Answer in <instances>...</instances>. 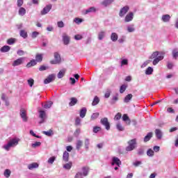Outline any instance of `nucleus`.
I'll list each match as a JSON object with an SVG mask.
<instances>
[{"instance_id": "f257e3e1", "label": "nucleus", "mask_w": 178, "mask_h": 178, "mask_svg": "<svg viewBox=\"0 0 178 178\" xmlns=\"http://www.w3.org/2000/svg\"><path fill=\"white\" fill-rule=\"evenodd\" d=\"M19 141H20V139L17 138H11L6 145L3 146V148L6 151H10V148H15V147L19 145Z\"/></svg>"}, {"instance_id": "f03ea898", "label": "nucleus", "mask_w": 178, "mask_h": 178, "mask_svg": "<svg viewBox=\"0 0 178 178\" xmlns=\"http://www.w3.org/2000/svg\"><path fill=\"white\" fill-rule=\"evenodd\" d=\"M128 146L126 147L125 150L127 152H131V151H134L137 148V139L134 138L130 140L127 142Z\"/></svg>"}, {"instance_id": "7ed1b4c3", "label": "nucleus", "mask_w": 178, "mask_h": 178, "mask_svg": "<svg viewBox=\"0 0 178 178\" xmlns=\"http://www.w3.org/2000/svg\"><path fill=\"white\" fill-rule=\"evenodd\" d=\"M111 166H118V168H120V165H122V161H120V159L116 157V156H113L111 159Z\"/></svg>"}, {"instance_id": "20e7f679", "label": "nucleus", "mask_w": 178, "mask_h": 178, "mask_svg": "<svg viewBox=\"0 0 178 178\" xmlns=\"http://www.w3.org/2000/svg\"><path fill=\"white\" fill-rule=\"evenodd\" d=\"M100 123L105 127L106 130H111V124L108 121V118L101 119Z\"/></svg>"}, {"instance_id": "39448f33", "label": "nucleus", "mask_w": 178, "mask_h": 178, "mask_svg": "<svg viewBox=\"0 0 178 178\" xmlns=\"http://www.w3.org/2000/svg\"><path fill=\"white\" fill-rule=\"evenodd\" d=\"M129 10H130V7H129V6H124L122 7L119 12L120 17H123V16H124V15H126Z\"/></svg>"}, {"instance_id": "423d86ee", "label": "nucleus", "mask_w": 178, "mask_h": 178, "mask_svg": "<svg viewBox=\"0 0 178 178\" xmlns=\"http://www.w3.org/2000/svg\"><path fill=\"white\" fill-rule=\"evenodd\" d=\"M20 117L22 118L23 122H27L29 120V118H27V111L24 108H21L20 109V113H19Z\"/></svg>"}, {"instance_id": "0eeeda50", "label": "nucleus", "mask_w": 178, "mask_h": 178, "mask_svg": "<svg viewBox=\"0 0 178 178\" xmlns=\"http://www.w3.org/2000/svg\"><path fill=\"white\" fill-rule=\"evenodd\" d=\"M26 60V58L21 57L19 58H17V60H14L13 63V66H20V65H23V63Z\"/></svg>"}, {"instance_id": "6e6552de", "label": "nucleus", "mask_w": 178, "mask_h": 178, "mask_svg": "<svg viewBox=\"0 0 178 178\" xmlns=\"http://www.w3.org/2000/svg\"><path fill=\"white\" fill-rule=\"evenodd\" d=\"M51 9H52V5L51 4H49V5L46 6L42 9V10L40 12V15L44 16V15H47V13H49V11L51 10Z\"/></svg>"}, {"instance_id": "1a4fd4ad", "label": "nucleus", "mask_w": 178, "mask_h": 178, "mask_svg": "<svg viewBox=\"0 0 178 178\" xmlns=\"http://www.w3.org/2000/svg\"><path fill=\"white\" fill-rule=\"evenodd\" d=\"M133 19H134V13L132 12L129 13L124 18L125 23H129V22H132Z\"/></svg>"}, {"instance_id": "9d476101", "label": "nucleus", "mask_w": 178, "mask_h": 178, "mask_svg": "<svg viewBox=\"0 0 178 178\" xmlns=\"http://www.w3.org/2000/svg\"><path fill=\"white\" fill-rule=\"evenodd\" d=\"M39 118H40L41 120L39 122L40 124L44 123L45 122V119H47V113L44 111H39Z\"/></svg>"}, {"instance_id": "9b49d317", "label": "nucleus", "mask_w": 178, "mask_h": 178, "mask_svg": "<svg viewBox=\"0 0 178 178\" xmlns=\"http://www.w3.org/2000/svg\"><path fill=\"white\" fill-rule=\"evenodd\" d=\"M55 80V74H51L47 76V79H44V84H49V83H52Z\"/></svg>"}, {"instance_id": "f8f14e48", "label": "nucleus", "mask_w": 178, "mask_h": 178, "mask_svg": "<svg viewBox=\"0 0 178 178\" xmlns=\"http://www.w3.org/2000/svg\"><path fill=\"white\" fill-rule=\"evenodd\" d=\"M86 115H87V108L83 107L79 111V116L81 119H84V118H86Z\"/></svg>"}, {"instance_id": "ddd939ff", "label": "nucleus", "mask_w": 178, "mask_h": 178, "mask_svg": "<svg viewBox=\"0 0 178 178\" xmlns=\"http://www.w3.org/2000/svg\"><path fill=\"white\" fill-rule=\"evenodd\" d=\"M155 135L157 140H161L163 136V132L161 129H157L155 130Z\"/></svg>"}, {"instance_id": "4468645a", "label": "nucleus", "mask_w": 178, "mask_h": 178, "mask_svg": "<svg viewBox=\"0 0 178 178\" xmlns=\"http://www.w3.org/2000/svg\"><path fill=\"white\" fill-rule=\"evenodd\" d=\"M122 120L123 122H125L126 124L130 125L131 123V120H130V118H129V115L127 114H124L122 115Z\"/></svg>"}, {"instance_id": "2eb2a0df", "label": "nucleus", "mask_w": 178, "mask_h": 178, "mask_svg": "<svg viewBox=\"0 0 178 178\" xmlns=\"http://www.w3.org/2000/svg\"><path fill=\"white\" fill-rule=\"evenodd\" d=\"M163 59V55H160L156 58H154L153 60L154 66H156V65H158V63H159V62H161V60H162Z\"/></svg>"}, {"instance_id": "dca6fc26", "label": "nucleus", "mask_w": 178, "mask_h": 178, "mask_svg": "<svg viewBox=\"0 0 178 178\" xmlns=\"http://www.w3.org/2000/svg\"><path fill=\"white\" fill-rule=\"evenodd\" d=\"M63 41L65 45H69V43L70 42V38L67 35H63Z\"/></svg>"}, {"instance_id": "f3484780", "label": "nucleus", "mask_w": 178, "mask_h": 178, "mask_svg": "<svg viewBox=\"0 0 178 178\" xmlns=\"http://www.w3.org/2000/svg\"><path fill=\"white\" fill-rule=\"evenodd\" d=\"M38 163H32L29 165H28V169H29V170H33L34 169H37L38 168Z\"/></svg>"}, {"instance_id": "a211bd4d", "label": "nucleus", "mask_w": 178, "mask_h": 178, "mask_svg": "<svg viewBox=\"0 0 178 178\" xmlns=\"http://www.w3.org/2000/svg\"><path fill=\"white\" fill-rule=\"evenodd\" d=\"M127 31L128 33H134L136 31V28L134 27V24H129L127 26Z\"/></svg>"}, {"instance_id": "6ab92c4d", "label": "nucleus", "mask_w": 178, "mask_h": 178, "mask_svg": "<svg viewBox=\"0 0 178 178\" xmlns=\"http://www.w3.org/2000/svg\"><path fill=\"white\" fill-rule=\"evenodd\" d=\"M115 2V0H104V1L102 2V5L103 6H105L106 8L107 6H109V5Z\"/></svg>"}, {"instance_id": "aec40b11", "label": "nucleus", "mask_w": 178, "mask_h": 178, "mask_svg": "<svg viewBox=\"0 0 178 178\" xmlns=\"http://www.w3.org/2000/svg\"><path fill=\"white\" fill-rule=\"evenodd\" d=\"M161 20L164 22V23H169V22H170V15H163L161 17Z\"/></svg>"}, {"instance_id": "412c9836", "label": "nucleus", "mask_w": 178, "mask_h": 178, "mask_svg": "<svg viewBox=\"0 0 178 178\" xmlns=\"http://www.w3.org/2000/svg\"><path fill=\"white\" fill-rule=\"evenodd\" d=\"M97 12L95 7H90L85 10L84 15H88V13H94Z\"/></svg>"}, {"instance_id": "4be33fe9", "label": "nucleus", "mask_w": 178, "mask_h": 178, "mask_svg": "<svg viewBox=\"0 0 178 178\" xmlns=\"http://www.w3.org/2000/svg\"><path fill=\"white\" fill-rule=\"evenodd\" d=\"M153 134L152 132H149L147 136H145L143 141L144 143H148L151 138H152Z\"/></svg>"}, {"instance_id": "5701e85b", "label": "nucleus", "mask_w": 178, "mask_h": 178, "mask_svg": "<svg viewBox=\"0 0 178 178\" xmlns=\"http://www.w3.org/2000/svg\"><path fill=\"white\" fill-rule=\"evenodd\" d=\"M70 101L69 103L70 106H74V105H76V104H77V102H78L77 98H76V97H72L70 99Z\"/></svg>"}, {"instance_id": "b1692460", "label": "nucleus", "mask_w": 178, "mask_h": 178, "mask_svg": "<svg viewBox=\"0 0 178 178\" xmlns=\"http://www.w3.org/2000/svg\"><path fill=\"white\" fill-rule=\"evenodd\" d=\"M88 172H90V168H88V167L82 168V176H88Z\"/></svg>"}, {"instance_id": "393cba45", "label": "nucleus", "mask_w": 178, "mask_h": 178, "mask_svg": "<svg viewBox=\"0 0 178 178\" xmlns=\"http://www.w3.org/2000/svg\"><path fill=\"white\" fill-rule=\"evenodd\" d=\"M18 15L19 16H24V15H26V8H23V7H19V10H18Z\"/></svg>"}, {"instance_id": "a878e982", "label": "nucleus", "mask_w": 178, "mask_h": 178, "mask_svg": "<svg viewBox=\"0 0 178 178\" xmlns=\"http://www.w3.org/2000/svg\"><path fill=\"white\" fill-rule=\"evenodd\" d=\"M35 65H37V60L33 59L26 64V67H33V66H35Z\"/></svg>"}, {"instance_id": "bb28decb", "label": "nucleus", "mask_w": 178, "mask_h": 178, "mask_svg": "<svg viewBox=\"0 0 178 178\" xmlns=\"http://www.w3.org/2000/svg\"><path fill=\"white\" fill-rule=\"evenodd\" d=\"M63 159L64 162H69V152L65 151L63 154Z\"/></svg>"}, {"instance_id": "cd10ccee", "label": "nucleus", "mask_w": 178, "mask_h": 178, "mask_svg": "<svg viewBox=\"0 0 178 178\" xmlns=\"http://www.w3.org/2000/svg\"><path fill=\"white\" fill-rule=\"evenodd\" d=\"M54 60L60 63L62 62V58H60V54L58 52L54 53Z\"/></svg>"}, {"instance_id": "c85d7f7f", "label": "nucleus", "mask_w": 178, "mask_h": 178, "mask_svg": "<svg viewBox=\"0 0 178 178\" xmlns=\"http://www.w3.org/2000/svg\"><path fill=\"white\" fill-rule=\"evenodd\" d=\"M172 55L173 59H177V58H178V49L177 48L172 49Z\"/></svg>"}, {"instance_id": "c756f323", "label": "nucleus", "mask_w": 178, "mask_h": 178, "mask_svg": "<svg viewBox=\"0 0 178 178\" xmlns=\"http://www.w3.org/2000/svg\"><path fill=\"white\" fill-rule=\"evenodd\" d=\"M118 33H112L111 35V41H113V42H116V41H118Z\"/></svg>"}, {"instance_id": "7c9ffc66", "label": "nucleus", "mask_w": 178, "mask_h": 178, "mask_svg": "<svg viewBox=\"0 0 178 178\" xmlns=\"http://www.w3.org/2000/svg\"><path fill=\"white\" fill-rule=\"evenodd\" d=\"M106 33L104 31H100L98 34V40H99V41H102V40H104V38H105V35H106Z\"/></svg>"}, {"instance_id": "2f4dec72", "label": "nucleus", "mask_w": 178, "mask_h": 178, "mask_svg": "<svg viewBox=\"0 0 178 178\" xmlns=\"http://www.w3.org/2000/svg\"><path fill=\"white\" fill-rule=\"evenodd\" d=\"M81 147H83V141L81 140H76V149L79 151Z\"/></svg>"}, {"instance_id": "473e14b6", "label": "nucleus", "mask_w": 178, "mask_h": 178, "mask_svg": "<svg viewBox=\"0 0 178 178\" xmlns=\"http://www.w3.org/2000/svg\"><path fill=\"white\" fill-rule=\"evenodd\" d=\"M99 104V97H98L97 96H95L92 102V106H95L96 105H98Z\"/></svg>"}, {"instance_id": "72a5a7b5", "label": "nucleus", "mask_w": 178, "mask_h": 178, "mask_svg": "<svg viewBox=\"0 0 178 178\" xmlns=\"http://www.w3.org/2000/svg\"><path fill=\"white\" fill-rule=\"evenodd\" d=\"M145 154V150H144V147H140L139 149H138L137 150V155H138V156H143V155H144Z\"/></svg>"}, {"instance_id": "f704fd0d", "label": "nucleus", "mask_w": 178, "mask_h": 178, "mask_svg": "<svg viewBox=\"0 0 178 178\" xmlns=\"http://www.w3.org/2000/svg\"><path fill=\"white\" fill-rule=\"evenodd\" d=\"M0 51L1 52H9L10 51V47L5 45L1 48Z\"/></svg>"}, {"instance_id": "c9c22d12", "label": "nucleus", "mask_w": 178, "mask_h": 178, "mask_svg": "<svg viewBox=\"0 0 178 178\" xmlns=\"http://www.w3.org/2000/svg\"><path fill=\"white\" fill-rule=\"evenodd\" d=\"M72 166H73V163L72 162H69L67 163H65L63 165L64 169H66L67 170H70L72 169Z\"/></svg>"}, {"instance_id": "e433bc0d", "label": "nucleus", "mask_w": 178, "mask_h": 178, "mask_svg": "<svg viewBox=\"0 0 178 178\" xmlns=\"http://www.w3.org/2000/svg\"><path fill=\"white\" fill-rule=\"evenodd\" d=\"M19 35L22 37V38H24V39L27 38L28 37L27 31L24 30H21L19 32Z\"/></svg>"}, {"instance_id": "4c0bfd02", "label": "nucleus", "mask_w": 178, "mask_h": 178, "mask_svg": "<svg viewBox=\"0 0 178 178\" xmlns=\"http://www.w3.org/2000/svg\"><path fill=\"white\" fill-rule=\"evenodd\" d=\"M131 98H133V95L131 94L127 95L124 99V102H125L126 104H127V102H130V100L131 99Z\"/></svg>"}, {"instance_id": "58836bf2", "label": "nucleus", "mask_w": 178, "mask_h": 178, "mask_svg": "<svg viewBox=\"0 0 178 178\" xmlns=\"http://www.w3.org/2000/svg\"><path fill=\"white\" fill-rule=\"evenodd\" d=\"M116 128L119 131H124V127L122 125L120 122H118L116 124Z\"/></svg>"}, {"instance_id": "ea45409f", "label": "nucleus", "mask_w": 178, "mask_h": 178, "mask_svg": "<svg viewBox=\"0 0 178 178\" xmlns=\"http://www.w3.org/2000/svg\"><path fill=\"white\" fill-rule=\"evenodd\" d=\"M84 144H85V148H86V151H88V148L90 147V139L86 138Z\"/></svg>"}, {"instance_id": "a19ab883", "label": "nucleus", "mask_w": 178, "mask_h": 178, "mask_svg": "<svg viewBox=\"0 0 178 178\" xmlns=\"http://www.w3.org/2000/svg\"><path fill=\"white\" fill-rule=\"evenodd\" d=\"M153 72H154V69H152V67H148L145 70V74H147V75L152 74Z\"/></svg>"}, {"instance_id": "79ce46f5", "label": "nucleus", "mask_w": 178, "mask_h": 178, "mask_svg": "<svg viewBox=\"0 0 178 178\" xmlns=\"http://www.w3.org/2000/svg\"><path fill=\"white\" fill-rule=\"evenodd\" d=\"M99 116V113H92L90 117V120H95V119H98Z\"/></svg>"}, {"instance_id": "37998d69", "label": "nucleus", "mask_w": 178, "mask_h": 178, "mask_svg": "<svg viewBox=\"0 0 178 178\" xmlns=\"http://www.w3.org/2000/svg\"><path fill=\"white\" fill-rule=\"evenodd\" d=\"M15 42H16V39H15L13 38H10V39H8L7 40V44H8V45H13V44H15Z\"/></svg>"}, {"instance_id": "c03bdc74", "label": "nucleus", "mask_w": 178, "mask_h": 178, "mask_svg": "<svg viewBox=\"0 0 178 178\" xmlns=\"http://www.w3.org/2000/svg\"><path fill=\"white\" fill-rule=\"evenodd\" d=\"M65 70H62L60 71H59V72L57 74V77L58 79H62V77H63V76H65Z\"/></svg>"}, {"instance_id": "a18cd8bd", "label": "nucleus", "mask_w": 178, "mask_h": 178, "mask_svg": "<svg viewBox=\"0 0 178 178\" xmlns=\"http://www.w3.org/2000/svg\"><path fill=\"white\" fill-rule=\"evenodd\" d=\"M42 134H45V136H47L48 137H51V136H52V134H54V132L52 131L51 129H49L47 131H42Z\"/></svg>"}, {"instance_id": "49530a36", "label": "nucleus", "mask_w": 178, "mask_h": 178, "mask_svg": "<svg viewBox=\"0 0 178 178\" xmlns=\"http://www.w3.org/2000/svg\"><path fill=\"white\" fill-rule=\"evenodd\" d=\"M35 60L36 62H42V54H37Z\"/></svg>"}, {"instance_id": "de8ad7c7", "label": "nucleus", "mask_w": 178, "mask_h": 178, "mask_svg": "<svg viewBox=\"0 0 178 178\" xmlns=\"http://www.w3.org/2000/svg\"><path fill=\"white\" fill-rule=\"evenodd\" d=\"M75 126H81V119L79 117L75 119Z\"/></svg>"}, {"instance_id": "09e8293b", "label": "nucleus", "mask_w": 178, "mask_h": 178, "mask_svg": "<svg viewBox=\"0 0 178 178\" xmlns=\"http://www.w3.org/2000/svg\"><path fill=\"white\" fill-rule=\"evenodd\" d=\"M56 159V157L55 156H51L50 157L48 161H47V163H49V165H52L54 163V162H55V160Z\"/></svg>"}, {"instance_id": "8fccbe9b", "label": "nucleus", "mask_w": 178, "mask_h": 178, "mask_svg": "<svg viewBox=\"0 0 178 178\" xmlns=\"http://www.w3.org/2000/svg\"><path fill=\"white\" fill-rule=\"evenodd\" d=\"M126 88H127V86L126 85H122L120 88V94H123V92L126 91Z\"/></svg>"}, {"instance_id": "3c124183", "label": "nucleus", "mask_w": 178, "mask_h": 178, "mask_svg": "<svg viewBox=\"0 0 178 178\" xmlns=\"http://www.w3.org/2000/svg\"><path fill=\"white\" fill-rule=\"evenodd\" d=\"M52 104H54L52 102H48L47 104L44 105V108L45 109H49V108L52 106Z\"/></svg>"}, {"instance_id": "603ef678", "label": "nucleus", "mask_w": 178, "mask_h": 178, "mask_svg": "<svg viewBox=\"0 0 178 178\" xmlns=\"http://www.w3.org/2000/svg\"><path fill=\"white\" fill-rule=\"evenodd\" d=\"M74 23H76V24H81V23H83V19L81 18H79V17H76L74 19Z\"/></svg>"}, {"instance_id": "864d4df0", "label": "nucleus", "mask_w": 178, "mask_h": 178, "mask_svg": "<svg viewBox=\"0 0 178 178\" xmlns=\"http://www.w3.org/2000/svg\"><path fill=\"white\" fill-rule=\"evenodd\" d=\"M154 150H152V149H149L147 151V156H154Z\"/></svg>"}, {"instance_id": "5fc2aeb1", "label": "nucleus", "mask_w": 178, "mask_h": 178, "mask_svg": "<svg viewBox=\"0 0 178 178\" xmlns=\"http://www.w3.org/2000/svg\"><path fill=\"white\" fill-rule=\"evenodd\" d=\"M158 56H159V52L154 51L151 56V59H155L156 58H158Z\"/></svg>"}, {"instance_id": "6e6d98bb", "label": "nucleus", "mask_w": 178, "mask_h": 178, "mask_svg": "<svg viewBox=\"0 0 178 178\" xmlns=\"http://www.w3.org/2000/svg\"><path fill=\"white\" fill-rule=\"evenodd\" d=\"M129 65V60L124 58L121 60V66Z\"/></svg>"}, {"instance_id": "4d7b16f0", "label": "nucleus", "mask_w": 178, "mask_h": 178, "mask_svg": "<svg viewBox=\"0 0 178 178\" xmlns=\"http://www.w3.org/2000/svg\"><path fill=\"white\" fill-rule=\"evenodd\" d=\"M41 146V142H35V143H32L31 147L32 148H37V147Z\"/></svg>"}, {"instance_id": "13d9d810", "label": "nucleus", "mask_w": 178, "mask_h": 178, "mask_svg": "<svg viewBox=\"0 0 178 178\" xmlns=\"http://www.w3.org/2000/svg\"><path fill=\"white\" fill-rule=\"evenodd\" d=\"M4 176H5V177H6V178H8V177H10V170L6 169V170L4 171Z\"/></svg>"}, {"instance_id": "bf43d9fd", "label": "nucleus", "mask_w": 178, "mask_h": 178, "mask_svg": "<svg viewBox=\"0 0 178 178\" xmlns=\"http://www.w3.org/2000/svg\"><path fill=\"white\" fill-rule=\"evenodd\" d=\"M120 119H122V113H118L115 115L114 120H120Z\"/></svg>"}, {"instance_id": "052dcab7", "label": "nucleus", "mask_w": 178, "mask_h": 178, "mask_svg": "<svg viewBox=\"0 0 178 178\" xmlns=\"http://www.w3.org/2000/svg\"><path fill=\"white\" fill-rule=\"evenodd\" d=\"M57 26L60 29H63V27H65V23H63V22H62V21L58 22H57Z\"/></svg>"}, {"instance_id": "680f3d73", "label": "nucleus", "mask_w": 178, "mask_h": 178, "mask_svg": "<svg viewBox=\"0 0 178 178\" xmlns=\"http://www.w3.org/2000/svg\"><path fill=\"white\" fill-rule=\"evenodd\" d=\"M27 81H28V84L29 86L33 87V86H34V79L31 78V79H28Z\"/></svg>"}, {"instance_id": "e2e57ef3", "label": "nucleus", "mask_w": 178, "mask_h": 178, "mask_svg": "<svg viewBox=\"0 0 178 178\" xmlns=\"http://www.w3.org/2000/svg\"><path fill=\"white\" fill-rule=\"evenodd\" d=\"M23 0H17V6L18 8H22V6H23Z\"/></svg>"}, {"instance_id": "0e129e2a", "label": "nucleus", "mask_w": 178, "mask_h": 178, "mask_svg": "<svg viewBox=\"0 0 178 178\" xmlns=\"http://www.w3.org/2000/svg\"><path fill=\"white\" fill-rule=\"evenodd\" d=\"M38 35H40V33L38 31H33L32 33L31 37L32 38H37V37H38Z\"/></svg>"}, {"instance_id": "69168bd1", "label": "nucleus", "mask_w": 178, "mask_h": 178, "mask_svg": "<svg viewBox=\"0 0 178 178\" xmlns=\"http://www.w3.org/2000/svg\"><path fill=\"white\" fill-rule=\"evenodd\" d=\"M142 162L140 161H136L135 162L133 163L134 166H135L136 168H138V166H140V165H142Z\"/></svg>"}, {"instance_id": "338daca9", "label": "nucleus", "mask_w": 178, "mask_h": 178, "mask_svg": "<svg viewBox=\"0 0 178 178\" xmlns=\"http://www.w3.org/2000/svg\"><path fill=\"white\" fill-rule=\"evenodd\" d=\"M74 40H76V41H79V40H83V35H76L75 36H74Z\"/></svg>"}, {"instance_id": "774afa93", "label": "nucleus", "mask_w": 178, "mask_h": 178, "mask_svg": "<svg viewBox=\"0 0 178 178\" xmlns=\"http://www.w3.org/2000/svg\"><path fill=\"white\" fill-rule=\"evenodd\" d=\"M101 127H95L93 128V133H97L98 131H100Z\"/></svg>"}]
</instances>
